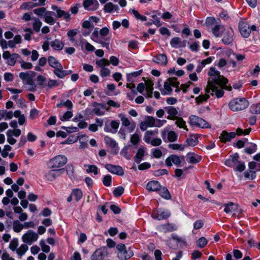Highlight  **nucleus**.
I'll use <instances>...</instances> for the list:
<instances>
[{"label": "nucleus", "mask_w": 260, "mask_h": 260, "mask_svg": "<svg viewBox=\"0 0 260 260\" xmlns=\"http://www.w3.org/2000/svg\"><path fill=\"white\" fill-rule=\"evenodd\" d=\"M20 57L17 53L11 54L9 51H5L3 54V57L6 60V63L11 66H14L17 59Z\"/></svg>", "instance_id": "9b49d317"}, {"label": "nucleus", "mask_w": 260, "mask_h": 260, "mask_svg": "<svg viewBox=\"0 0 260 260\" xmlns=\"http://www.w3.org/2000/svg\"><path fill=\"white\" fill-rule=\"evenodd\" d=\"M131 142L134 145H137L140 141V137L139 134H134L131 137Z\"/></svg>", "instance_id": "6e6d98bb"}, {"label": "nucleus", "mask_w": 260, "mask_h": 260, "mask_svg": "<svg viewBox=\"0 0 260 260\" xmlns=\"http://www.w3.org/2000/svg\"><path fill=\"white\" fill-rule=\"evenodd\" d=\"M98 6L99 3L96 0H84L83 2L84 8L88 10L96 9Z\"/></svg>", "instance_id": "412c9836"}, {"label": "nucleus", "mask_w": 260, "mask_h": 260, "mask_svg": "<svg viewBox=\"0 0 260 260\" xmlns=\"http://www.w3.org/2000/svg\"><path fill=\"white\" fill-rule=\"evenodd\" d=\"M250 111L252 114H260V103L252 105L250 107Z\"/></svg>", "instance_id": "5fc2aeb1"}, {"label": "nucleus", "mask_w": 260, "mask_h": 260, "mask_svg": "<svg viewBox=\"0 0 260 260\" xmlns=\"http://www.w3.org/2000/svg\"><path fill=\"white\" fill-rule=\"evenodd\" d=\"M209 98L208 94L206 95H200L196 98V102L198 104H199L203 102L206 101Z\"/></svg>", "instance_id": "774afa93"}, {"label": "nucleus", "mask_w": 260, "mask_h": 260, "mask_svg": "<svg viewBox=\"0 0 260 260\" xmlns=\"http://www.w3.org/2000/svg\"><path fill=\"white\" fill-rule=\"evenodd\" d=\"M188 161L191 164H197L200 162L202 159V157L198 155L193 154H188Z\"/></svg>", "instance_id": "ea45409f"}, {"label": "nucleus", "mask_w": 260, "mask_h": 260, "mask_svg": "<svg viewBox=\"0 0 260 260\" xmlns=\"http://www.w3.org/2000/svg\"><path fill=\"white\" fill-rule=\"evenodd\" d=\"M224 211L227 214L233 213L237 211L238 209V205L232 202L224 204Z\"/></svg>", "instance_id": "393cba45"}, {"label": "nucleus", "mask_w": 260, "mask_h": 260, "mask_svg": "<svg viewBox=\"0 0 260 260\" xmlns=\"http://www.w3.org/2000/svg\"><path fill=\"white\" fill-rule=\"evenodd\" d=\"M106 121L105 124L104 130L105 132L115 134L117 133L119 126L120 122L118 120H110L106 118Z\"/></svg>", "instance_id": "0eeeda50"}, {"label": "nucleus", "mask_w": 260, "mask_h": 260, "mask_svg": "<svg viewBox=\"0 0 260 260\" xmlns=\"http://www.w3.org/2000/svg\"><path fill=\"white\" fill-rule=\"evenodd\" d=\"M18 246V240L16 238L13 239L10 243L9 248L12 251H15L17 250V247Z\"/></svg>", "instance_id": "680f3d73"}, {"label": "nucleus", "mask_w": 260, "mask_h": 260, "mask_svg": "<svg viewBox=\"0 0 260 260\" xmlns=\"http://www.w3.org/2000/svg\"><path fill=\"white\" fill-rule=\"evenodd\" d=\"M146 148L143 146H141L139 148L136 155L134 157L135 162L138 164H140V162L143 159V158L146 152Z\"/></svg>", "instance_id": "5701e85b"}, {"label": "nucleus", "mask_w": 260, "mask_h": 260, "mask_svg": "<svg viewBox=\"0 0 260 260\" xmlns=\"http://www.w3.org/2000/svg\"><path fill=\"white\" fill-rule=\"evenodd\" d=\"M186 143L188 146H194L198 143V138L196 136L189 137L187 139Z\"/></svg>", "instance_id": "37998d69"}, {"label": "nucleus", "mask_w": 260, "mask_h": 260, "mask_svg": "<svg viewBox=\"0 0 260 260\" xmlns=\"http://www.w3.org/2000/svg\"><path fill=\"white\" fill-rule=\"evenodd\" d=\"M92 106L94 108L92 110V112L98 116H102L105 114V112L101 110V104L96 102L92 103Z\"/></svg>", "instance_id": "7c9ffc66"}, {"label": "nucleus", "mask_w": 260, "mask_h": 260, "mask_svg": "<svg viewBox=\"0 0 260 260\" xmlns=\"http://www.w3.org/2000/svg\"><path fill=\"white\" fill-rule=\"evenodd\" d=\"M98 28H95L91 36V39L94 42L99 43H102L103 38L100 36V31H99Z\"/></svg>", "instance_id": "473e14b6"}, {"label": "nucleus", "mask_w": 260, "mask_h": 260, "mask_svg": "<svg viewBox=\"0 0 260 260\" xmlns=\"http://www.w3.org/2000/svg\"><path fill=\"white\" fill-rule=\"evenodd\" d=\"M67 157L63 155H58L50 159L48 162V165L50 168L57 169L63 166L67 162Z\"/></svg>", "instance_id": "39448f33"}, {"label": "nucleus", "mask_w": 260, "mask_h": 260, "mask_svg": "<svg viewBox=\"0 0 260 260\" xmlns=\"http://www.w3.org/2000/svg\"><path fill=\"white\" fill-rule=\"evenodd\" d=\"M228 82V79L220 75L210 77L208 80L206 92L207 93H210L212 95L215 94L218 98H221L224 94L222 88Z\"/></svg>", "instance_id": "f257e3e1"}, {"label": "nucleus", "mask_w": 260, "mask_h": 260, "mask_svg": "<svg viewBox=\"0 0 260 260\" xmlns=\"http://www.w3.org/2000/svg\"><path fill=\"white\" fill-rule=\"evenodd\" d=\"M36 73L34 71L21 72L19 76L22 80L23 84L27 85V89L29 91H35L37 90V85L34 81V78Z\"/></svg>", "instance_id": "f03ea898"}, {"label": "nucleus", "mask_w": 260, "mask_h": 260, "mask_svg": "<svg viewBox=\"0 0 260 260\" xmlns=\"http://www.w3.org/2000/svg\"><path fill=\"white\" fill-rule=\"evenodd\" d=\"M257 146L255 144H252L250 147L246 148L244 152L247 154H251L256 151Z\"/></svg>", "instance_id": "e2e57ef3"}, {"label": "nucleus", "mask_w": 260, "mask_h": 260, "mask_svg": "<svg viewBox=\"0 0 260 260\" xmlns=\"http://www.w3.org/2000/svg\"><path fill=\"white\" fill-rule=\"evenodd\" d=\"M71 193L77 202H78L83 196L82 191L80 189H74Z\"/></svg>", "instance_id": "de8ad7c7"}, {"label": "nucleus", "mask_w": 260, "mask_h": 260, "mask_svg": "<svg viewBox=\"0 0 260 260\" xmlns=\"http://www.w3.org/2000/svg\"><path fill=\"white\" fill-rule=\"evenodd\" d=\"M53 73L59 78H63L66 76V73L65 70H63L62 65L55 69L53 71Z\"/></svg>", "instance_id": "e433bc0d"}, {"label": "nucleus", "mask_w": 260, "mask_h": 260, "mask_svg": "<svg viewBox=\"0 0 260 260\" xmlns=\"http://www.w3.org/2000/svg\"><path fill=\"white\" fill-rule=\"evenodd\" d=\"M28 247L26 244H22L17 249L16 252L18 255L22 256L28 250Z\"/></svg>", "instance_id": "603ef678"}, {"label": "nucleus", "mask_w": 260, "mask_h": 260, "mask_svg": "<svg viewBox=\"0 0 260 260\" xmlns=\"http://www.w3.org/2000/svg\"><path fill=\"white\" fill-rule=\"evenodd\" d=\"M208 241L205 237L200 238L197 241V245L199 248H203L207 244Z\"/></svg>", "instance_id": "bf43d9fd"}, {"label": "nucleus", "mask_w": 260, "mask_h": 260, "mask_svg": "<svg viewBox=\"0 0 260 260\" xmlns=\"http://www.w3.org/2000/svg\"><path fill=\"white\" fill-rule=\"evenodd\" d=\"M50 45L54 50L60 51L64 47V43L60 40L55 39L51 42Z\"/></svg>", "instance_id": "a878e982"}, {"label": "nucleus", "mask_w": 260, "mask_h": 260, "mask_svg": "<svg viewBox=\"0 0 260 260\" xmlns=\"http://www.w3.org/2000/svg\"><path fill=\"white\" fill-rule=\"evenodd\" d=\"M157 134V130L148 131L145 133L144 140L146 143L149 144L150 142V141L151 140V138L152 137L156 136Z\"/></svg>", "instance_id": "bb28decb"}, {"label": "nucleus", "mask_w": 260, "mask_h": 260, "mask_svg": "<svg viewBox=\"0 0 260 260\" xmlns=\"http://www.w3.org/2000/svg\"><path fill=\"white\" fill-rule=\"evenodd\" d=\"M67 174L71 180L75 179L76 177L74 174V169L73 165H68L67 168Z\"/></svg>", "instance_id": "8fccbe9b"}, {"label": "nucleus", "mask_w": 260, "mask_h": 260, "mask_svg": "<svg viewBox=\"0 0 260 260\" xmlns=\"http://www.w3.org/2000/svg\"><path fill=\"white\" fill-rule=\"evenodd\" d=\"M123 191L124 188L122 186H118L114 189L113 193L115 197H118L121 196Z\"/></svg>", "instance_id": "338daca9"}, {"label": "nucleus", "mask_w": 260, "mask_h": 260, "mask_svg": "<svg viewBox=\"0 0 260 260\" xmlns=\"http://www.w3.org/2000/svg\"><path fill=\"white\" fill-rule=\"evenodd\" d=\"M218 21H220L219 19L218 20H216L214 17H210L206 19V24L207 26L211 28L212 27L215 26V25L218 23Z\"/></svg>", "instance_id": "79ce46f5"}, {"label": "nucleus", "mask_w": 260, "mask_h": 260, "mask_svg": "<svg viewBox=\"0 0 260 260\" xmlns=\"http://www.w3.org/2000/svg\"><path fill=\"white\" fill-rule=\"evenodd\" d=\"M73 115L72 111H68L62 116H60V120L62 121L68 120Z\"/></svg>", "instance_id": "0e129e2a"}, {"label": "nucleus", "mask_w": 260, "mask_h": 260, "mask_svg": "<svg viewBox=\"0 0 260 260\" xmlns=\"http://www.w3.org/2000/svg\"><path fill=\"white\" fill-rule=\"evenodd\" d=\"M49 64L54 69L59 67L61 63L54 57L49 56L48 59Z\"/></svg>", "instance_id": "4c0bfd02"}, {"label": "nucleus", "mask_w": 260, "mask_h": 260, "mask_svg": "<svg viewBox=\"0 0 260 260\" xmlns=\"http://www.w3.org/2000/svg\"><path fill=\"white\" fill-rule=\"evenodd\" d=\"M160 91L162 95H170L172 92L170 83L167 81L165 82L164 88L160 90Z\"/></svg>", "instance_id": "2f4dec72"}, {"label": "nucleus", "mask_w": 260, "mask_h": 260, "mask_svg": "<svg viewBox=\"0 0 260 260\" xmlns=\"http://www.w3.org/2000/svg\"><path fill=\"white\" fill-rule=\"evenodd\" d=\"M104 142L107 145H108L111 148H114L117 147L118 145L116 141L107 136L104 137Z\"/></svg>", "instance_id": "72a5a7b5"}, {"label": "nucleus", "mask_w": 260, "mask_h": 260, "mask_svg": "<svg viewBox=\"0 0 260 260\" xmlns=\"http://www.w3.org/2000/svg\"><path fill=\"white\" fill-rule=\"evenodd\" d=\"M167 110L168 114H169L167 117V119L170 120H175L177 118V115H178V112L177 110L174 107H168L165 108Z\"/></svg>", "instance_id": "b1692460"}, {"label": "nucleus", "mask_w": 260, "mask_h": 260, "mask_svg": "<svg viewBox=\"0 0 260 260\" xmlns=\"http://www.w3.org/2000/svg\"><path fill=\"white\" fill-rule=\"evenodd\" d=\"M83 28L92 31L94 26L93 24L91 23L89 20L84 21L82 24Z\"/></svg>", "instance_id": "4d7b16f0"}, {"label": "nucleus", "mask_w": 260, "mask_h": 260, "mask_svg": "<svg viewBox=\"0 0 260 260\" xmlns=\"http://www.w3.org/2000/svg\"><path fill=\"white\" fill-rule=\"evenodd\" d=\"M53 14L54 12L52 11L47 12V13L45 14V15L44 17V21L46 23L50 25H53L55 23V20L54 18L52 17Z\"/></svg>", "instance_id": "c85d7f7f"}, {"label": "nucleus", "mask_w": 260, "mask_h": 260, "mask_svg": "<svg viewBox=\"0 0 260 260\" xmlns=\"http://www.w3.org/2000/svg\"><path fill=\"white\" fill-rule=\"evenodd\" d=\"M117 256L120 260H126L130 258L131 255L128 254L126 249L117 252Z\"/></svg>", "instance_id": "3c124183"}, {"label": "nucleus", "mask_w": 260, "mask_h": 260, "mask_svg": "<svg viewBox=\"0 0 260 260\" xmlns=\"http://www.w3.org/2000/svg\"><path fill=\"white\" fill-rule=\"evenodd\" d=\"M158 193L159 195L163 198L166 200H169L171 198V196L168 189L166 187H160L158 189Z\"/></svg>", "instance_id": "f704fd0d"}, {"label": "nucleus", "mask_w": 260, "mask_h": 260, "mask_svg": "<svg viewBox=\"0 0 260 260\" xmlns=\"http://www.w3.org/2000/svg\"><path fill=\"white\" fill-rule=\"evenodd\" d=\"M160 230L164 232H173L176 230V228L172 224H166L160 226Z\"/></svg>", "instance_id": "58836bf2"}, {"label": "nucleus", "mask_w": 260, "mask_h": 260, "mask_svg": "<svg viewBox=\"0 0 260 260\" xmlns=\"http://www.w3.org/2000/svg\"><path fill=\"white\" fill-rule=\"evenodd\" d=\"M95 64L98 67L101 68L100 75L102 77H106L110 75V70L106 68V66H108L110 64V62L108 59L102 58L96 60Z\"/></svg>", "instance_id": "423d86ee"}, {"label": "nucleus", "mask_w": 260, "mask_h": 260, "mask_svg": "<svg viewBox=\"0 0 260 260\" xmlns=\"http://www.w3.org/2000/svg\"><path fill=\"white\" fill-rule=\"evenodd\" d=\"M234 40V30L231 27L225 28L223 32L222 42L226 45L231 44Z\"/></svg>", "instance_id": "ddd939ff"}, {"label": "nucleus", "mask_w": 260, "mask_h": 260, "mask_svg": "<svg viewBox=\"0 0 260 260\" xmlns=\"http://www.w3.org/2000/svg\"><path fill=\"white\" fill-rule=\"evenodd\" d=\"M165 163L168 167H171L173 164L177 166H180L181 164V160L179 156L173 154L169 156L166 158Z\"/></svg>", "instance_id": "dca6fc26"}, {"label": "nucleus", "mask_w": 260, "mask_h": 260, "mask_svg": "<svg viewBox=\"0 0 260 260\" xmlns=\"http://www.w3.org/2000/svg\"><path fill=\"white\" fill-rule=\"evenodd\" d=\"M170 215V212L167 210L157 209L153 211L151 216L153 219L162 220L168 218Z\"/></svg>", "instance_id": "9d476101"}, {"label": "nucleus", "mask_w": 260, "mask_h": 260, "mask_svg": "<svg viewBox=\"0 0 260 260\" xmlns=\"http://www.w3.org/2000/svg\"><path fill=\"white\" fill-rule=\"evenodd\" d=\"M64 172V169H53L47 172L45 174L46 180L49 181H54L56 178L62 175Z\"/></svg>", "instance_id": "f8f14e48"}, {"label": "nucleus", "mask_w": 260, "mask_h": 260, "mask_svg": "<svg viewBox=\"0 0 260 260\" xmlns=\"http://www.w3.org/2000/svg\"><path fill=\"white\" fill-rule=\"evenodd\" d=\"M34 22L32 24V27L34 30L36 32H39L42 26V23L41 20L37 18H32Z\"/></svg>", "instance_id": "a18cd8bd"}, {"label": "nucleus", "mask_w": 260, "mask_h": 260, "mask_svg": "<svg viewBox=\"0 0 260 260\" xmlns=\"http://www.w3.org/2000/svg\"><path fill=\"white\" fill-rule=\"evenodd\" d=\"M146 92H147V96L148 98L152 97V90L153 89V84L152 81H148L146 83Z\"/></svg>", "instance_id": "c03bdc74"}, {"label": "nucleus", "mask_w": 260, "mask_h": 260, "mask_svg": "<svg viewBox=\"0 0 260 260\" xmlns=\"http://www.w3.org/2000/svg\"><path fill=\"white\" fill-rule=\"evenodd\" d=\"M177 135L174 131L169 132L168 133V140L169 142H175L177 140Z\"/></svg>", "instance_id": "052dcab7"}, {"label": "nucleus", "mask_w": 260, "mask_h": 260, "mask_svg": "<svg viewBox=\"0 0 260 260\" xmlns=\"http://www.w3.org/2000/svg\"><path fill=\"white\" fill-rule=\"evenodd\" d=\"M23 224L20 223L18 220H14L13 222V229L15 232L19 233L23 229Z\"/></svg>", "instance_id": "a19ab883"}, {"label": "nucleus", "mask_w": 260, "mask_h": 260, "mask_svg": "<svg viewBox=\"0 0 260 260\" xmlns=\"http://www.w3.org/2000/svg\"><path fill=\"white\" fill-rule=\"evenodd\" d=\"M48 11L46 10L44 7H41L37 9H35L33 10V12L36 14L38 16L41 17L45 15V14Z\"/></svg>", "instance_id": "09e8293b"}, {"label": "nucleus", "mask_w": 260, "mask_h": 260, "mask_svg": "<svg viewBox=\"0 0 260 260\" xmlns=\"http://www.w3.org/2000/svg\"><path fill=\"white\" fill-rule=\"evenodd\" d=\"M104 258V249L99 248L91 256L92 260H102Z\"/></svg>", "instance_id": "c756f323"}, {"label": "nucleus", "mask_w": 260, "mask_h": 260, "mask_svg": "<svg viewBox=\"0 0 260 260\" xmlns=\"http://www.w3.org/2000/svg\"><path fill=\"white\" fill-rule=\"evenodd\" d=\"M153 61L162 66H166L168 63L167 56L165 54H160L153 58Z\"/></svg>", "instance_id": "6ab92c4d"}, {"label": "nucleus", "mask_w": 260, "mask_h": 260, "mask_svg": "<svg viewBox=\"0 0 260 260\" xmlns=\"http://www.w3.org/2000/svg\"><path fill=\"white\" fill-rule=\"evenodd\" d=\"M226 28L223 25H220L219 23H217L215 26L211 29L212 34L216 37H219L221 36L222 33Z\"/></svg>", "instance_id": "aec40b11"}, {"label": "nucleus", "mask_w": 260, "mask_h": 260, "mask_svg": "<svg viewBox=\"0 0 260 260\" xmlns=\"http://www.w3.org/2000/svg\"><path fill=\"white\" fill-rule=\"evenodd\" d=\"M236 137V133L234 132L228 133L226 131H223L220 134L219 139L223 143L230 141Z\"/></svg>", "instance_id": "f3484780"}, {"label": "nucleus", "mask_w": 260, "mask_h": 260, "mask_svg": "<svg viewBox=\"0 0 260 260\" xmlns=\"http://www.w3.org/2000/svg\"><path fill=\"white\" fill-rule=\"evenodd\" d=\"M118 117L120 119L122 125L125 127H128L129 133H132L135 130L136 124L134 121H131L123 113L119 114Z\"/></svg>", "instance_id": "6e6552de"}, {"label": "nucleus", "mask_w": 260, "mask_h": 260, "mask_svg": "<svg viewBox=\"0 0 260 260\" xmlns=\"http://www.w3.org/2000/svg\"><path fill=\"white\" fill-rule=\"evenodd\" d=\"M171 46L175 48L184 47L185 46V42L182 41L179 37L173 38L170 41Z\"/></svg>", "instance_id": "4be33fe9"}, {"label": "nucleus", "mask_w": 260, "mask_h": 260, "mask_svg": "<svg viewBox=\"0 0 260 260\" xmlns=\"http://www.w3.org/2000/svg\"><path fill=\"white\" fill-rule=\"evenodd\" d=\"M38 235L32 230H28L22 237V241L28 245H31L34 242L37 241Z\"/></svg>", "instance_id": "1a4fd4ad"}, {"label": "nucleus", "mask_w": 260, "mask_h": 260, "mask_svg": "<svg viewBox=\"0 0 260 260\" xmlns=\"http://www.w3.org/2000/svg\"><path fill=\"white\" fill-rule=\"evenodd\" d=\"M144 121L149 127H153L155 125L156 119L152 116H146Z\"/></svg>", "instance_id": "864d4df0"}, {"label": "nucleus", "mask_w": 260, "mask_h": 260, "mask_svg": "<svg viewBox=\"0 0 260 260\" xmlns=\"http://www.w3.org/2000/svg\"><path fill=\"white\" fill-rule=\"evenodd\" d=\"M118 9V7L111 2L107 3L104 8V10L106 13H111L114 11H117Z\"/></svg>", "instance_id": "c9c22d12"}, {"label": "nucleus", "mask_w": 260, "mask_h": 260, "mask_svg": "<svg viewBox=\"0 0 260 260\" xmlns=\"http://www.w3.org/2000/svg\"><path fill=\"white\" fill-rule=\"evenodd\" d=\"M249 105V103L245 98H236L229 104L230 109L233 111H239L245 109Z\"/></svg>", "instance_id": "7ed1b4c3"}, {"label": "nucleus", "mask_w": 260, "mask_h": 260, "mask_svg": "<svg viewBox=\"0 0 260 260\" xmlns=\"http://www.w3.org/2000/svg\"><path fill=\"white\" fill-rule=\"evenodd\" d=\"M238 27L240 34L244 38H248L252 31L256 30V26L255 25L250 26L247 22L244 21L239 23Z\"/></svg>", "instance_id": "20e7f679"}, {"label": "nucleus", "mask_w": 260, "mask_h": 260, "mask_svg": "<svg viewBox=\"0 0 260 260\" xmlns=\"http://www.w3.org/2000/svg\"><path fill=\"white\" fill-rule=\"evenodd\" d=\"M251 130V128H248L244 131L241 128H238L236 129V132L235 133L236 136V135L241 136L242 135H248L250 133Z\"/></svg>", "instance_id": "13d9d810"}, {"label": "nucleus", "mask_w": 260, "mask_h": 260, "mask_svg": "<svg viewBox=\"0 0 260 260\" xmlns=\"http://www.w3.org/2000/svg\"><path fill=\"white\" fill-rule=\"evenodd\" d=\"M20 63L21 67L24 70H29L32 68L33 66L31 63L28 62H25L24 60H20Z\"/></svg>", "instance_id": "69168bd1"}, {"label": "nucleus", "mask_w": 260, "mask_h": 260, "mask_svg": "<svg viewBox=\"0 0 260 260\" xmlns=\"http://www.w3.org/2000/svg\"><path fill=\"white\" fill-rule=\"evenodd\" d=\"M105 168L111 173L119 176H122L124 174L123 170L120 166L108 164L105 165Z\"/></svg>", "instance_id": "2eb2a0df"}, {"label": "nucleus", "mask_w": 260, "mask_h": 260, "mask_svg": "<svg viewBox=\"0 0 260 260\" xmlns=\"http://www.w3.org/2000/svg\"><path fill=\"white\" fill-rule=\"evenodd\" d=\"M175 119V124L177 125V126H178L179 128H183L186 131H188L187 126L186 125V122L182 118L177 117Z\"/></svg>", "instance_id": "49530a36"}, {"label": "nucleus", "mask_w": 260, "mask_h": 260, "mask_svg": "<svg viewBox=\"0 0 260 260\" xmlns=\"http://www.w3.org/2000/svg\"><path fill=\"white\" fill-rule=\"evenodd\" d=\"M190 121L192 124L202 128H208L210 127V125L204 119L195 115H192L190 117Z\"/></svg>", "instance_id": "4468645a"}, {"label": "nucleus", "mask_w": 260, "mask_h": 260, "mask_svg": "<svg viewBox=\"0 0 260 260\" xmlns=\"http://www.w3.org/2000/svg\"><path fill=\"white\" fill-rule=\"evenodd\" d=\"M160 187V185L159 183L157 181L149 182L146 186L147 190L152 191H158Z\"/></svg>", "instance_id": "cd10ccee"}, {"label": "nucleus", "mask_w": 260, "mask_h": 260, "mask_svg": "<svg viewBox=\"0 0 260 260\" xmlns=\"http://www.w3.org/2000/svg\"><path fill=\"white\" fill-rule=\"evenodd\" d=\"M239 155L238 153H235L234 154L231 155L230 157L226 159L225 162L224 164L226 166L235 168V166L238 164V159H239Z\"/></svg>", "instance_id": "a211bd4d"}]
</instances>
